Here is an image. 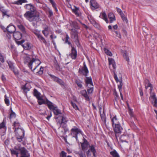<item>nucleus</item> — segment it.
<instances>
[{"mask_svg":"<svg viewBox=\"0 0 157 157\" xmlns=\"http://www.w3.org/2000/svg\"><path fill=\"white\" fill-rule=\"evenodd\" d=\"M110 153L113 157H120L118 154L115 150L110 151Z\"/></svg>","mask_w":157,"mask_h":157,"instance_id":"35","label":"nucleus"},{"mask_svg":"<svg viewBox=\"0 0 157 157\" xmlns=\"http://www.w3.org/2000/svg\"><path fill=\"white\" fill-rule=\"evenodd\" d=\"M73 12L77 16H80L79 8L75 6H74V8L72 9Z\"/></svg>","mask_w":157,"mask_h":157,"instance_id":"22","label":"nucleus"},{"mask_svg":"<svg viewBox=\"0 0 157 157\" xmlns=\"http://www.w3.org/2000/svg\"><path fill=\"white\" fill-rule=\"evenodd\" d=\"M114 32L116 33L117 36L118 38H121V35L120 34V32L117 31H114Z\"/></svg>","mask_w":157,"mask_h":157,"instance_id":"60","label":"nucleus"},{"mask_svg":"<svg viewBox=\"0 0 157 157\" xmlns=\"http://www.w3.org/2000/svg\"><path fill=\"white\" fill-rule=\"evenodd\" d=\"M39 99H38V102L39 105H41L42 104H47V101H48L47 99L46 101L44 100L42 97L40 98H39Z\"/></svg>","mask_w":157,"mask_h":157,"instance_id":"29","label":"nucleus"},{"mask_svg":"<svg viewBox=\"0 0 157 157\" xmlns=\"http://www.w3.org/2000/svg\"><path fill=\"white\" fill-rule=\"evenodd\" d=\"M75 82L76 83L77 85L78 86L80 87L81 88L82 86V85L81 84L82 82L80 81L79 80H75Z\"/></svg>","mask_w":157,"mask_h":157,"instance_id":"49","label":"nucleus"},{"mask_svg":"<svg viewBox=\"0 0 157 157\" xmlns=\"http://www.w3.org/2000/svg\"><path fill=\"white\" fill-rule=\"evenodd\" d=\"M79 155L80 157H86L85 155L82 152L79 153Z\"/></svg>","mask_w":157,"mask_h":157,"instance_id":"64","label":"nucleus"},{"mask_svg":"<svg viewBox=\"0 0 157 157\" xmlns=\"http://www.w3.org/2000/svg\"><path fill=\"white\" fill-rule=\"evenodd\" d=\"M33 94L37 99H39V98L41 97L40 96V94L35 89L34 90Z\"/></svg>","mask_w":157,"mask_h":157,"instance_id":"30","label":"nucleus"},{"mask_svg":"<svg viewBox=\"0 0 157 157\" xmlns=\"http://www.w3.org/2000/svg\"><path fill=\"white\" fill-rule=\"evenodd\" d=\"M24 7L28 11L24 14V16L29 21L32 22L33 26L36 27L40 19L39 12L36 10V7L31 4H26Z\"/></svg>","mask_w":157,"mask_h":157,"instance_id":"1","label":"nucleus"},{"mask_svg":"<svg viewBox=\"0 0 157 157\" xmlns=\"http://www.w3.org/2000/svg\"><path fill=\"white\" fill-rule=\"evenodd\" d=\"M55 67L57 70L59 69V64L57 63V62H56L55 63Z\"/></svg>","mask_w":157,"mask_h":157,"instance_id":"61","label":"nucleus"},{"mask_svg":"<svg viewBox=\"0 0 157 157\" xmlns=\"http://www.w3.org/2000/svg\"><path fill=\"white\" fill-rule=\"evenodd\" d=\"M112 121V126H114L115 125H116V124H119L118 123V120H117L116 116H115L111 120Z\"/></svg>","mask_w":157,"mask_h":157,"instance_id":"26","label":"nucleus"},{"mask_svg":"<svg viewBox=\"0 0 157 157\" xmlns=\"http://www.w3.org/2000/svg\"><path fill=\"white\" fill-rule=\"evenodd\" d=\"M16 29L14 25H10L7 27L6 31L11 34H13L15 32Z\"/></svg>","mask_w":157,"mask_h":157,"instance_id":"14","label":"nucleus"},{"mask_svg":"<svg viewBox=\"0 0 157 157\" xmlns=\"http://www.w3.org/2000/svg\"><path fill=\"white\" fill-rule=\"evenodd\" d=\"M9 67L12 70H13L14 69V67L13 63L10 61H7Z\"/></svg>","mask_w":157,"mask_h":157,"instance_id":"47","label":"nucleus"},{"mask_svg":"<svg viewBox=\"0 0 157 157\" xmlns=\"http://www.w3.org/2000/svg\"><path fill=\"white\" fill-rule=\"evenodd\" d=\"M55 82H57L59 78L54 75H52L51 74H49Z\"/></svg>","mask_w":157,"mask_h":157,"instance_id":"44","label":"nucleus"},{"mask_svg":"<svg viewBox=\"0 0 157 157\" xmlns=\"http://www.w3.org/2000/svg\"><path fill=\"white\" fill-rule=\"evenodd\" d=\"M104 50L105 52L108 55L111 56H112V53L108 49H106L105 48H104Z\"/></svg>","mask_w":157,"mask_h":157,"instance_id":"42","label":"nucleus"},{"mask_svg":"<svg viewBox=\"0 0 157 157\" xmlns=\"http://www.w3.org/2000/svg\"><path fill=\"white\" fill-rule=\"evenodd\" d=\"M71 104L72 106L75 110H78V108L77 105L75 103L72 102H71Z\"/></svg>","mask_w":157,"mask_h":157,"instance_id":"56","label":"nucleus"},{"mask_svg":"<svg viewBox=\"0 0 157 157\" xmlns=\"http://www.w3.org/2000/svg\"><path fill=\"white\" fill-rule=\"evenodd\" d=\"M40 63V62L38 59L33 58L32 59L31 61L28 63V67L30 68L31 70L33 71L36 70Z\"/></svg>","mask_w":157,"mask_h":157,"instance_id":"4","label":"nucleus"},{"mask_svg":"<svg viewBox=\"0 0 157 157\" xmlns=\"http://www.w3.org/2000/svg\"><path fill=\"white\" fill-rule=\"evenodd\" d=\"M42 32L45 36L47 37L49 34L48 27L47 26L45 27L44 28V29L42 31Z\"/></svg>","mask_w":157,"mask_h":157,"instance_id":"27","label":"nucleus"},{"mask_svg":"<svg viewBox=\"0 0 157 157\" xmlns=\"http://www.w3.org/2000/svg\"><path fill=\"white\" fill-rule=\"evenodd\" d=\"M31 58L29 55L26 56L24 57V62L25 63H29L31 61Z\"/></svg>","mask_w":157,"mask_h":157,"instance_id":"32","label":"nucleus"},{"mask_svg":"<svg viewBox=\"0 0 157 157\" xmlns=\"http://www.w3.org/2000/svg\"><path fill=\"white\" fill-rule=\"evenodd\" d=\"M71 53L70 55L72 59H75L77 56L76 50L72 46H71Z\"/></svg>","mask_w":157,"mask_h":157,"instance_id":"15","label":"nucleus"},{"mask_svg":"<svg viewBox=\"0 0 157 157\" xmlns=\"http://www.w3.org/2000/svg\"><path fill=\"white\" fill-rule=\"evenodd\" d=\"M108 17L110 20V23H112L113 21L116 20L115 16L112 13H109L108 15Z\"/></svg>","mask_w":157,"mask_h":157,"instance_id":"21","label":"nucleus"},{"mask_svg":"<svg viewBox=\"0 0 157 157\" xmlns=\"http://www.w3.org/2000/svg\"><path fill=\"white\" fill-rule=\"evenodd\" d=\"M145 88L147 89L148 87H150V93L151 92L153 89V87L149 81L148 79H146L145 81Z\"/></svg>","mask_w":157,"mask_h":157,"instance_id":"17","label":"nucleus"},{"mask_svg":"<svg viewBox=\"0 0 157 157\" xmlns=\"http://www.w3.org/2000/svg\"><path fill=\"white\" fill-rule=\"evenodd\" d=\"M59 157H72V156L70 155L67 156V153L65 151H62L59 153Z\"/></svg>","mask_w":157,"mask_h":157,"instance_id":"37","label":"nucleus"},{"mask_svg":"<svg viewBox=\"0 0 157 157\" xmlns=\"http://www.w3.org/2000/svg\"><path fill=\"white\" fill-rule=\"evenodd\" d=\"M69 39V37L68 35L67 34L65 38V43H67L71 47V46H72L71 44L70 41H68Z\"/></svg>","mask_w":157,"mask_h":157,"instance_id":"38","label":"nucleus"},{"mask_svg":"<svg viewBox=\"0 0 157 157\" xmlns=\"http://www.w3.org/2000/svg\"><path fill=\"white\" fill-rule=\"evenodd\" d=\"M81 94L84 97L86 100L87 101H89L90 98L87 94V92L86 90H84L81 91Z\"/></svg>","mask_w":157,"mask_h":157,"instance_id":"24","label":"nucleus"},{"mask_svg":"<svg viewBox=\"0 0 157 157\" xmlns=\"http://www.w3.org/2000/svg\"><path fill=\"white\" fill-rule=\"evenodd\" d=\"M93 91V85H91L89 88L87 89L88 93L89 94H92Z\"/></svg>","mask_w":157,"mask_h":157,"instance_id":"48","label":"nucleus"},{"mask_svg":"<svg viewBox=\"0 0 157 157\" xmlns=\"http://www.w3.org/2000/svg\"><path fill=\"white\" fill-rule=\"evenodd\" d=\"M8 11L6 10H5V11H4L2 13V16H6L8 17H10V15L8 14Z\"/></svg>","mask_w":157,"mask_h":157,"instance_id":"51","label":"nucleus"},{"mask_svg":"<svg viewBox=\"0 0 157 157\" xmlns=\"http://www.w3.org/2000/svg\"><path fill=\"white\" fill-rule=\"evenodd\" d=\"M74 40V41L75 44L78 47H79L80 46V44L79 43L78 38H77L76 39H75Z\"/></svg>","mask_w":157,"mask_h":157,"instance_id":"57","label":"nucleus"},{"mask_svg":"<svg viewBox=\"0 0 157 157\" xmlns=\"http://www.w3.org/2000/svg\"><path fill=\"white\" fill-rule=\"evenodd\" d=\"M88 17V19H89V20L92 24V21H95L94 19V18L91 16H89Z\"/></svg>","mask_w":157,"mask_h":157,"instance_id":"58","label":"nucleus"},{"mask_svg":"<svg viewBox=\"0 0 157 157\" xmlns=\"http://www.w3.org/2000/svg\"><path fill=\"white\" fill-rule=\"evenodd\" d=\"M48 16L49 17H51L53 15V12H52V10L49 8V9H48Z\"/></svg>","mask_w":157,"mask_h":157,"instance_id":"59","label":"nucleus"},{"mask_svg":"<svg viewBox=\"0 0 157 157\" xmlns=\"http://www.w3.org/2000/svg\"><path fill=\"white\" fill-rule=\"evenodd\" d=\"M116 10L117 12L119 14H120L121 13V12H122L121 9H119L117 7L116 8Z\"/></svg>","mask_w":157,"mask_h":157,"instance_id":"62","label":"nucleus"},{"mask_svg":"<svg viewBox=\"0 0 157 157\" xmlns=\"http://www.w3.org/2000/svg\"><path fill=\"white\" fill-rule=\"evenodd\" d=\"M37 38L41 43H44L45 45L47 44V42L46 40L40 34L39 36Z\"/></svg>","mask_w":157,"mask_h":157,"instance_id":"25","label":"nucleus"},{"mask_svg":"<svg viewBox=\"0 0 157 157\" xmlns=\"http://www.w3.org/2000/svg\"><path fill=\"white\" fill-rule=\"evenodd\" d=\"M88 145V142L86 140L84 139L83 143L81 144V147L82 150L83 151H84L85 150H86Z\"/></svg>","mask_w":157,"mask_h":157,"instance_id":"19","label":"nucleus"},{"mask_svg":"<svg viewBox=\"0 0 157 157\" xmlns=\"http://www.w3.org/2000/svg\"><path fill=\"white\" fill-rule=\"evenodd\" d=\"M59 84L61 85L64 86V83L63 81V80L59 78V79L57 82Z\"/></svg>","mask_w":157,"mask_h":157,"instance_id":"54","label":"nucleus"},{"mask_svg":"<svg viewBox=\"0 0 157 157\" xmlns=\"http://www.w3.org/2000/svg\"><path fill=\"white\" fill-rule=\"evenodd\" d=\"M4 32H5L4 36L7 39H10L11 37V34H11L6 31H5Z\"/></svg>","mask_w":157,"mask_h":157,"instance_id":"36","label":"nucleus"},{"mask_svg":"<svg viewBox=\"0 0 157 157\" xmlns=\"http://www.w3.org/2000/svg\"><path fill=\"white\" fill-rule=\"evenodd\" d=\"M5 102V104L7 106H9L10 105V101L8 99V98L7 97L6 95H5V99H4Z\"/></svg>","mask_w":157,"mask_h":157,"instance_id":"43","label":"nucleus"},{"mask_svg":"<svg viewBox=\"0 0 157 157\" xmlns=\"http://www.w3.org/2000/svg\"><path fill=\"white\" fill-rule=\"evenodd\" d=\"M32 32L36 35L37 37L40 35V32L37 30H34Z\"/></svg>","mask_w":157,"mask_h":157,"instance_id":"55","label":"nucleus"},{"mask_svg":"<svg viewBox=\"0 0 157 157\" xmlns=\"http://www.w3.org/2000/svg\"><path fill=\"white\" fill-rule=\"evenodd\" d=\"M16 132V137L17 141L21 142L22 141V139L24 137L25 135V131L22 129L17 128L16 129H15Z\"/></svg>","mask_w":157,"mask_h":157,"instance_id":"5","label":"nucleus"},{"mask_svg":"<svg viewBox=\"0 0 157 157\" xmlns=\"http://www.w3.org/2000/svg\"><path fill=\"white\" fill-rule=\"evenodd\" d=\"M27 0H18L17 1H15L13 4L17 5H21L23 3L27 2Z\"/></svg>","mask_w":157,"mask_h":157,"instance_id":"28","label":"nucleus"},{"mask_svg":"<svg viewBox=\"0 0 157 157\" xmlns=\"http://www.w3.org/2000/svg\"><path fill=\"white\" fill-rule=\"evenodd\" d=\"M13 37L15 40L16 42L18 45H21L25 40H22L21 41H19L22 37V34L21 33L18 31H17L13 33Z\"/></svg>","mask_w":157,"mask_h":157,"instance_id":"6","label":"nucleus"},{"mask_svg":"<svg viewBox=\"0 0 157 157\" xmlns=\"http://www.w3.org/2000/svg\"><path fill=\"white\" fill-rule=\"evenodd\" d=\"M17 27L23 33L25 34H26V32L25 31V28L21 24L18 25Z\"/></svg>","mask_w":157,"mask_h":157,"instance_id":"34","label":"nucleus"},{"mask_svg":"<svg viewBox=\"0 0 157 157\" xmlns=\"http://www.w3.org/2000/svg\"><path fill=\"white\" fill-rule=\"evenodd\" d=\"M13 125H14V127H16L17 126H19L20 125V124L19 123L16 122H14L13 123Z\"/></svg>","mask_w":157,"mask_h":157,"instance_id":"63","label":"nucleus"},{"mask_svg":"<svg viewBox=\"0 0 157 157\" xmlns=\"http://www.w3.org/2000/svg\"><path fill=\"white\" fill-rule=\"evenodd\" d=\"M114 77L116 82H120L119 85L118 86V87L120 91L122 89V86H123L122 80V78L121 77L119 79L117 74L115 73L114 71Z\"/></svg>","mask_w":157,"mask_h":157,"instance_id":"12","label":"nucleus"},{"mask_svg":"<svg viewBox=\"0 0 157 157\" xmlns=\"http://www.w3.org/2000/svg\"><path fill=\"white\" fill-rule=\"evenodd\" d=\"M101 17V18L103 19L105 22L108 23V21L107 18V15L105 13V12H103L101 13V15L100 16V17Z\"/></svg>","mask_w":157,"mask_h":157,"instance_id":"31","label":"nucleus"},{"mask_svg":"<svg viewBox=\"0 0 157 157\" xmlns=\"http://www.w3.org/2000/svg\"><path fill=\"white\" fill-rule=\"evenodd\" d=\"M90 5L92 10H95L98 9L99 7L98 3L95 0H91L90 1Z\"/></svg>","mask_w":157,"mask_h":157,"instance_id":"13","label":"nucleus"},{"mask_svg":"<svg viewBox=\"0 0 157 157\" xmlns=\"http://www.w3.org/2000/svg\"><path fill=\"white\" fill-rule=\"evenodd\" d=\"M2 129L3 130L2 132H1V134L2 135H4L5 133L6 129V124L4 120L2 122L0 123V129Z\"/></svg>","mask_w":157,"mask_h":157,"instance_id":"16","label":"nucleus"},{"mask_svg":"<svg viewBox=\"0 0 157 157\" xmlns=\"http://www.w3.org/2000/svg\"><path fill=\"white\" fill-rule=\"evenodd\" d=\"M47 104L49 109L53 110L55 115H61L56 118V119H58L57 122L58 124L61 126L62 123H65L67 122V120L66 117V115L62 113L60 110L58 109L57 106H55L53 104L49 101H47Z\"/></svg>","mask_w":157,"mask_h":157,"instance_id":"2","label":"nucleus"},{"mask_svg":"<svg viewBox=\"0 0 157 157\" xmlns=\"http://www.w3.org/2000/svg\"><path fill=\"white\" fill-rule=\"evenodd\" d=\"M44 71V67H41L40 69V70L37 72L36 74V75H41L43 73Z\"/></svg>","mask_w":157,"mask_h":157,"instance_id":"45","label":"nucleus"},{"mask_svg":"<svg viewBox=\"0 0 157 157\" xmlns=\"http://www.w3.org/2000/svg\"><path fill=\"white\" fill-rule=\"evenodd\" d=\"M50 37L51 39L52 40V42L53 44L54 45H56V43L53 40V39H55L56 38V36H53L52 35L50 36Z\"/></svg>","mask_w":157,"mask_h":157,"instance_id":"52","label":"nucleus"},{"mask_svg":"<svg viewBox=\"0 0 157 157\" xmlns=\"http://www.w3.org/2000/svg\"><path fill=\"white\" fill-rule=\"evenodd\" d=\"M25 49L28 50L31 48L30 43L27 42L26 44L21 45Z\"/></svg>","mask_w":157,"mask_h":157,"instance_id":"33","label":"nucleus"},{"mask_svg":"<svg viewBox=\"0 0 157 157\" xmlns=\"http://www.w3.org/2000/svg\"><path fill=\"white\" fill-rule=\"evenodd\" d=\"M150 96L149 98L151 102L154 106L157 107V98L156 97L155 93L152 92L150 93Z\"/></svg>","mask_w":157,"mask_h":157,"instance_id":"10","label":"nucleus"},{"mask_svg":"<svg viewBox=\"0 0 157 157\" xmlns=\"http://www.w3.org/2000/svg\"><path fill=\"white\" fill-rule=\"evenodd\" d=\"M84 80L86 86H88L89 84L90 86L93 85L92 78L91 77H86Z\"/></svg>","mask_w":157,"mask_h":157,"instance_id":"18","label":"nucleus"},{"mask_svg":"<svg viewBox=\"0 0 157 157\" xmlns=\"http://www.w3.org/2000/svg\"><path fill=\"white\" fill-rule=\"evenodd\" d=\"M114 128V131L115 132L116 138L117 139L118 134L121 133L122 131L123 130V128L120 124H116L113 126Z\"/></svg>","mask_w":157,"mask_h":157,"instance_id":"9","label":"nucleus"},{"mask_svg":"<svg viewBox=\"0 0 157 157\" xmlns=\"http://www.w3.org/2000/svg\"><path fill=\"white\" fill-rule=\"evenodd\" d=\"M78 73L83 75L86 76L88 75L89 71L85 63H83V66L79 69Z\"/></svg>","mask_w":157,"mask_h":157,"instance_id":"8","label":"nucleus"},{"mask_svg":"<svg viewBox=\"0 0 157 157\" xmlns=\"http://www.w3.org/2000/svg\"><path fill=\"white\" fill-rule=\"evenodd\" d=\"M11 113L10 114V118L15 117L16 116V114L12 109L11 108L10 109Z\"/></svg>","mask_w":157,"mask_h":157,"instance_id":"50","label":"nucleus"},{"mask_svg":"<svg viewBox=\"0 0 157 157\" xmlns=\"http://www.w3.org/2000/svg\"><path fill=\"white\" fill-rule=\"evenodd\" d=\"M11 154L15 155L17 157H18V154H20V157H30V154L29 151L24 147L21 146L20 144L15 146L13 148L10 149Z\"/></svg>","mask_w":157,"mask_h":157,"instance_id":"3","label":"nucleus"},{"mask_svg":"<svg viewBox=\"0 0 157 157\" xmlns=\"http://www.w3.org/2000/svg\"><path fill=\"white\" fill-rule=\"evenodd\" d=\"M50 3L52 4V7L55 9L56 11H57L58 10L56 7V4L53 0H48Z\"/></svg>","mask_w":157,"mask_h":157,"instance_id":"41","label":"nucleus"},{"mask_svg":"<svg viewBox=\"0 0 157 157\" xmlns=\"http://www.w3.org/2000/svg\"><path fill=\"white\" fill-rule=\"evenodd\" d=\"M71 31L72 38L74 39L78 38L77 31L75 29H72Z\"/></svg>","mask_w":157,"mask_h":157,"instance_id":"20","label":"nucleus"},{"mask_svg":"<svg viewBox=\"0 0 157 157\" xmlns=\"http://www.w3.org/2000/svg\"><path fill=\"white\" fill-rule=\"evenodd\" d=\"M150 96L149 98L151 102L154 106L157 107V98L156 97L155 93L152 92L150 93Z\"/></svg>","mask_w":157,"mask_h":157,"instance_id":"11","label":"nucleus"},{"mask_svg":"<svg viewBox=\"0 0 157 157\" xmlns=\"http://www.w3.org/2000/svg\"><path fill=\"white\" fill-rule=\"evenodd\" d=\"M90 150L93 153L94 157H96L95 153L96 152L94 147L93 145H91L90 146Z\"/></svg>","mask_w":157,"mask_h":157,"instance_id":"39","label":"nucleus"},{"mask_svg":"<svg viewBox=\"0 0 157 157\" xmlns=\"http://www.w3.org/2000/svg\"><path fill=\"white\" fill-rule=\"evenodd\" d=\"M128 113L130 117L131 118H133L135 119V118L134 117V115L133 113V112L132 110L129 107V106L128 107Z\"/></svg>","mask_w":157,"mask_h":157,"instance_id":"40","label":"nucleus"},{"mask_svg":"<svg viewBox=\"0 0 157 157\" xmlns=\"http://www.w3.org/2000/svg\"><path fill=\"white\" fill-rule=\"evenodd\" d=\"M123 56L124 58L126 59V60L127 61H128L129 59L128 57V56L126 52H125L123 55Z\"/></svg>","mask_w":157,"mask_h":157,"instance_id":"53","label":"nucleus"},{"mask_svg":"<svg viewBox=\"0 0 157 157\" xmlns=\"http://www.w3.org/2000/svg\"><path fill=\"white\" fill-rule=\"evenodd\" d=\"M108 60L109 65H112L113 68L115 69L116 68V65L114 60L112 58H109Z\"/></svg>","mask_w":157,"mask_h":157,"instance_id":"23","label":"nucleus"},{"mask_svg":"<svg viewBox=\"0 0 157 157\" xmlns=\"http://www.w3.org/2000/svg\"><path fill=\"white\" fill-rule=\"evenodd\" d=\"M92 24L94 25V26L96 28L99 29L100 28V26L95 21H92Z\"/></svg>","mask_w":157,"mask_h":157,"instance_id":"46","label":"nucleus"},{"mask_svg":"<svg viewBox=\"0 0 157 157\" xmlns=\"http://www.w3.org/2000/svg\"><path fill=\"white\" fill-rule=\"evenodd\" d=\"M71 134L72 135L73 137H75L76 140H77V135L79 133H82V131L81 130L75 126L71 129Z\"/></svg>","mask_w":157,"mask_h":157,"instance_id":"7","label":"nucleus"}]
</instances>
